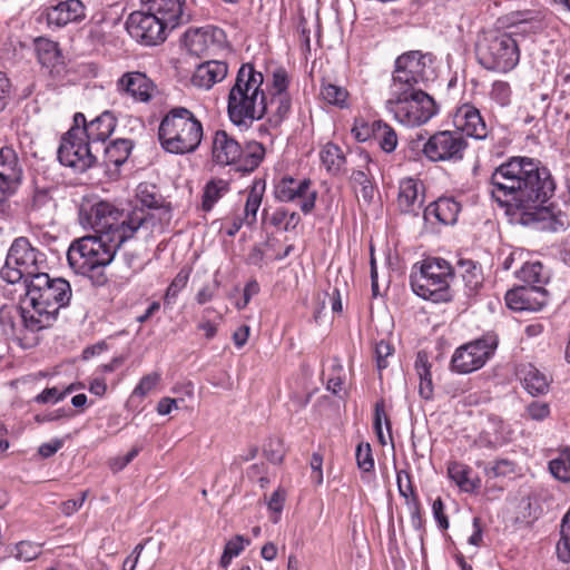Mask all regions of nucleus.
Here are the masks:
<instances>
[{"instance_id": "a19ab883", "label": "nucleus", "mask_w": 570, "mask_h": 570, "mask_svg": "<svg viewBox=\"0 0 570 570\" xmlns=\"http://www.w3.org/2000/svg\"><path fill=\"white\" fill-rule=\"evenodd\" d=\"M522 383L524 389L533 396L544 394L549 387L546 375L532 365H528L523 370Z\"/></svg>"}, {"instance_id": "49530a36", "label": "nucleus", "mask_w": 570, "mask_h": 570, "mask_svg": "<svg viewBox=\"0 0 570 570\" xmlns=\"http://www.w3.org/2000/svg\"><path fill=\"white\" fill-rule=\"evenodd\" d=\"M560 534V540L557 543V556L562 562H570V518L562 519Z\"/></svg>"}, {"instance_id": "dca6fc26", "label": "nucleus", "mask_w": 570, "mask_h": 570, "mask_svg": "<svg viewBox=\"0 0 570 570\" xmlns=\"http://www.w3.org/2000/svg\"><path fill=\"white\" fill-rule=\"evenodd\" d=\"M81 131L76 129L67 131L58 148V159L65 167L71 168L75 173L82 174L98 164L97 154L100 148L95 147L85 138H79Z\"/></svg>"}, {"instance_id": "3c124183", "label": "nucleus", "mask_w": 570, "mask_h": 570, "mask_svg": "<svg viewBox=\"0 0 570 570\" xmlns=\"http://www.w3.org/2000/svg\"><path fill=\"white\" fill-rule=\"evenodd\" d=\"M356 463L363 472H371L374 469V460L368 443H360L356 448Z\"/></svg>"}, {"instance_id": "c756f323", "label": "nucleus", "mask_w": 570, "mask_h": 570, "mask_svg": "<svg viewBox=\"0 0 570 570\" xmlns=\"http://www.w3.org/2000/svg\"><path fill=\"white\" fill-rule=\"evenodd\" d=\"M263 105L266 106L267 122L271 127H278L289 115L292 98L289 94L269 95L264 94Z\"/></svg>"}, {"instance_id": "680f3d73", "label": "nucleus", "mask_w": 570, "mask_h": 570, "mask_svg": "<svg viewBox=\"0 0 570 570\" xmlns=\"http://www.w3.org/2000/svg\"><path fill=\"white\" fill-rule=\"evenodd\" d=\"M392 346L384 341H381L375 346L376 365L380 371L387 367L386 358L392 354Z\"/></svg>"}, {"instance_id": "b1692460", "label": "nucleus", "mask_w": 570, "mask_h": 570, "mask_svg": "<svg viewBox=\"0 0 570 570\" xmlns=\"http://www.w3.org/2000/svg\"><path fill=\"white\" fill-rule=\"evenodd\" d=\"M228 73V66L222 60H207L199 63L190 78L194 87L208 90L223 81Z\"/></svg>"}, {"instance_id": "c85d7f7f", "label": "nucleus", "mask_w": 570, "mask_h": 570, "mask_svg": "<svg viewBox=\"0 0 570 570\" xmlns=\"http://www.w3.org/2000/svg\"><path fill=\"white\" fill-rule=\"evenodd\" d=\"M117 119L110 111H104L88 124L85 139L95 147H102L104 142L114 132Z\"/></svg>"}, {"instance_id": "bb28decb", "label": "nucleus", "mask_w": 570, "mask_h": 570, "mask_svg": "<svg viewBox=\"0 0 570 570\" xmlns=\"http://www.w3.org/2000/svg\"><path fill=\"white\" fill-rule=\"evenodd\" d=\"M85 18V7L80 0H66L48 9L47 20L49 24L63 27L69 22Z\"/></svg>"}, {"instance_id": "4d7b16f0", "label": "nucleus", "mask_w": 570, "mask_h": 570, "mask_svg": "<svg viewBox=\"0 0 570 570\" xmlns=\"http://www.w3.org/2000/svg\"><path fill=\"white\" fill-rule=\"evenodd\" d=\"M160 381V375L158 373H151L141 377L137 386L135 387L132 394L138 396L147 395Z\"/></svg>"}, {"instance_id": "7c9ffc66", "label": "nucleus", "mask_w": 570, "mask_h": 570, "mask_svg": "<svg viewBox=\"0 0 570 570\" xmlns=\"http://www.w3.org/2000/svg\"><path fill=\"white\" fill-rule=\"evenodd\" d=\"M448 476L460 488L461 491L473 493L480 488V479L469 465L452 461L448 464Z\"/></svg>"}, {"instance_id": "ddd939ff", "label": "nucleus", "mask_w": 570, "mask_h": 570, "mask_svg": "<svg viewBox=\"0 0 570 570\" xmlns=\"http://www.w3.org/2000/svg\"><path fill=\"white\" fill-rule=\"evenodd\" d=\"M0 327L7 338L28 345L29 336L48 325L29 305L4 304L0 307Z\"/></svg>"}, {"instance_id": "4be33fe9", "label": "nucleus", "mask_w": 570, "mask_h": 570, "mask_svg": "<svg viewBox=\"0 0 570 570\" xmlns=\"http://www.w3.org/2000/svg\"><path fill=\"white\" fill-rule=\"evenodd\" d=\"M505 303L510 309L540 311L548 304V292L542 286H517L505 294Z\"/></svg>"}, {"instance_id": "a878e982", "label": "nucleus", "mask_w": 570, "mask_h": 570, "mask_svg": "<svg viewBox=\"0 0 570 570\" xmlns=\"http://www.w3.org/2000/svg\"><path fill=\"white\" fill-rule=\"evenodd\" d=\"M461 205L453 197H440L424 209V220L435 219L443 225H454L458 220Z\"/></svg>"}, {"instance_id": "bf43d9fd", "label": "nucleus", "mask_w": 570, "mask_h": 570, "mask_svg": "<svg viewBox=\"0 0 570 570\" xmlns=\"http://www.w3.org/2000/svg\"><path fill=\"white\" fill-rule=\"evenodd\" d=\"M219 285L217 279H214L213 283L205 284L195 296L197 304L205 305L210 302L216 296Z\"/></svg>"}, {"instance_id": "6e6552de", "label": "nucleus", "mask_w": 570, "mask_h": 570, "mask_svg": "<svg viewBox=\"0 0 570 570\" xmlns=\"http://www.w3.org/2000/svg\"><path fill=\"white\" fill-rule=\"evenodd\" d=\"M46 265V254L35 247L28 237L20 236L13 239L9 247L4 265L0 269V277L8 284H17L35 278L41 274Z\"/></svg>"}, {"instance_id": "37998d69", "label": "nucleus", "mask_w": 570, "mask_h": 570, "mask_svg": "<svg viewBox=\"0 0 570 570\" xmlns=\"http://www.w3.org/2000/svg\"><path fill=\"white\" fill-rule=\"evenodd\" d=\"M320 95L328 105L341 109L347 107L348 92L344 87L331 82H322Z\"/></svg>"}, {"instance_id": "1a4fd4ad", "label": "nucleus", "mask_w": 570, "mask_h": 570, "mask_svg": "<svg viewBox=\"0 0 570 570\" xmlns=\"http://www.w3.org/2000/svg\"><path fill=\"white\" fill-rule=\"evenodd\" d=\"M120 247L99 237L83 236L70 244L67 261L75 273L89 276L95 269L109 265Z\"/></svg>"}, {"instance_id": "c03bdc74", "label": "nucleus", "mask_w": 570, "mask_h": 570, "mask_svg": "<svg viewBox=\"0 0 570 570\" xmlns=\"http://www.w3.org/2000/svg\"><path fill=\"white\" fill-rule=\"evenodd\" d=\"M35 47L41 65L53 66L58 61L60 52L57 42L47 38H38L35 41Z\"/></svg>"}, {"instance_id": "58836bf2", "label": "nucleus", "mask_w": 570, "mask_h": 570, "mask_svg": "<svg viewBox=\"0 0 570 570\" xmlns=\"http://www.w3.org/2000/svg\"><path fill=\"white\" fill-rule=\"evenodd\" d=\"M380 149L386 154L393 153L397 147V134L383 120H376L375 132L373 139Z\"/></svg>"}, {"instance_id": "2eb2a0df", "label": "nucleus", "mask_w": 570, "mask_h": 570, "mask_svg": "<svg viewBox=\"0 0 570 570\" xmlns=\"http://www.w3.org/2000/svg\"><path fill=\"white\" fill-rule=\"evenodd\" d=\"M498 336L487 333L458 347L451 358V368L460 374L472 373L485 365L498 347Z\"/></svg>"}, {"instance_id": "393cba45", "label": "nucleus", "mask_w": 570, "mask_h": 570, "mask_svg": "<svg viewBox=\"0 0 570 570\" xmlns=\"http://www.w3.org/2000/svg\"><path fill=\"white\" fill-rule=\"evenodd\" d=\"M141 3L146 10L166 22L170 30L183 22L185 0H141Z\"/></svg>"}, {"instance_id": "39448f33", "label": "nucleus", "mask_w": 570, "mask_h": 570, "mask_svg": "<svg viewBox=\"0 0 570 570\" xmlns=\"http://www.w3.org/2000/svg\"><path fill=\"white\" fill-rule=\"evenodd\" d=\"M80 223L96 232L99 237L109 243L122 245L135 235V228L128 220V212L119 210L108 202L81 205Z\"/></svg>"}, {"instance_id": "8fccbe9b", "label": "nucleus", "mask_w": 570, "mask_h": 570, "mask_svg": "<svg viewBox=\"0 0 570 570\" xmlns=\"http://www.w3.org/2000/svg\"><path fill=\"white\" fill-rule=\"evenodd\" d=\"M490 97L497 104L502 107H505L511 101V87L507 81H494L492 83Z\"/></svg>"}, {"instance_id": "f704fd0d", "label": "nucleus", "mask_w": 570, "mask_h": 570, "mask_svg": "<svg viewBox=\"0 0 570 570\" xmlns=\"http://www.w3.org/2000/svg\"><path fill=\"white\" fill-rule=\"evenodd\" d=\"M320 158L326 171L332 176L340 175L346 164V157L343 150L333 142H327L321 149Z\"/></svg>"}, {"instance_id": "5fc2aeb1", "label": "nucleus", "mask_w": 570, "mask_h": 570, "mask_svg": "<svg viewBox=\"0 0 570 570\" xmlns=\"http://www.w3.org/2000/svg\"><path fill=\"white\" fill-rule=\"evenodd\" d=\"M384 419L387 431L391 432V422L389 417L385 414L384 411V402L380 401L375 404V411H374V420H373V428L375 433L377 434V438L382 444H385V439L382 431V420Z\"/></svg>"}, {"instance_id": "7ed1b4c3", "label": "nucleus", "mask_w": 570, "mask_h": 570, "mask_svg": "<svg viewBox=\"0 0 570 570\" xmlns=\"http://www.w3.org/2000/svg\"><path fill=\"white\" fill-rule=\"evenodd\" d=\"M161 147L171 154L194 153L203 139V125L185 107L171 108L161 119L158 128Z\"/></svg>"}, {"instance_id": "5701e85b", "label": "nucleus", "mask_w": 570, "mask_h": 570, "mask_svg": "<svg viewBox=\"0 0 570 570\" xmlns=\"http://www.w3.org/2000/svg\"><path fill=\"white\" fill-rule=\"evenodd\" d=\"M453 124L456 128L455 131L476 140L485 139L489 132L480 110L470 104H464L456 109Z\"/></svg>"}, {"instance_id": "603ef678", "label": "nucleus", "mask_w": 570, "mask_h": 570, "mask_svg": "<svg viewBox=\"0 0 570 570\" xmlns=\"http://www.w3.org/2000/svg\"><path fill=\"white\" fill-rule=\"evenodd\" d=\"M396 483L400 495L403 497L406 501L413 499V497L419 498L412 484L411 475L405 470L397 471Z\"/></svg>"}, {"instance_id": "69168bd1", "label": "nucleus", "mask_w": 570, "mask_h": 570, "mask_svg": "<svg viewBox=\"0 0 570 570\" xmlns=\"http://www.w3.org/2000/svg\"><path fill=\"white\" fill-rule=\"evenodd\" d=\"M432 512L439 528L441 530H446L449 528V519L444 513V503L440 497L433 501Z\"/></svg>"}, {"instance_id": "e433bc0d", "label": "nucleus", "mask_w": 570, "mask_h": 570, "mask_svg": "<svg viewBox=\"0 0 570 570\" xmlns=\"http://www.w3.org/2000/svg\"><path fill=\"white\" fill-rule=\"evenodd\" d=\"M415 370L420 379L419 393L425 399L430 400L433 396V384L431 375V364L426 353L419 352L415 360Z\"/></svg>"}, {"instance_id": "13d9d810", "label": "nucleus", "mask_w": 570, "mask_h": 570, "mask_svg": "<svg viewBox=\"0 0 570 570\" xmlns=\"http://www.w3.org/2000/svg\"><path fill=\"white\" fill-rule=\"evenodd\" d=\"M406 505L411 514V524L416 531L423 530L424 520L421 513V504L419 498H414L406 501Z\"/></svg>"}, {"instance_id": "e2e57ef3", "label": "nucleus", "mask_w": 570, "mask_h": 570, "mask_svg": "<svg viewBox=\"0 0 570 570\" xmlns=\"http://www.w3.org/2000/svg\"><path fill=\"white\" fill-rule=\"evenodd\" d=\"M514 471V463L507 459H500L494 462V464L487 470L489 474L492 476H503L512 473Z\"/></svg>"}, {"instance_id": "f3484780", "label": "nucleus", "mask_w": 570, "mask_h": 570, "mask_svg": "<svg viewBox=\"0 0 570 570\" xmlns=\"http://www.w3.org/2000/svg\"><path fill=\"white\" fill-rule=\"evenodd\" d=\"M126 29L132 38L147 46L161 43L167 38V30H170L166 22L144 7L129 14Z\"/></svg>"}, {"instance_id": "4468645a", "label": "nucleus", "mask_w": 570, "mask_h": 570, "mask_svg": "<svg viewBox=\"0 0 570 570\" xmlns=\"http://www.w3.org/2000/svg\"><path fill=\"white\" fill-rule=\"evenodd\" d=\"M432 52L410 50L400 55L394 61L391 92L402 95L404 88L420 87L428 80L426 71L434 62Z\"/></svg>"}, {"instance_id": "a211bd4d", "label": "nucleus", "mask_w": 570, "mask_h": 570, "mask_svg": "<svg viewBox=\"0 0 570 570\" xmlns=\"http://www.w3.org/2000/svg\"><path fill=\"white\" fill-rule=\"evenodd\" d=\"M468 147L459 131L443 130L432 135L423 145V154L431 161L461 160Z\"/></svg>"}, {"instance_id": "aec40b11", "label": "nucleus", "mask_w": 570, "mask_h": 570, "mask_svg": "<svg viewBox=\"0 0 570 570\" xmlns=\"http://www.w3.org/2000/svg\"><path fill=\"white\" fill-rule=\"evenodd\" d=\"M116 89L122 97L135 102L148 104L158 92L157 85L142 71H127L116 81Z\"/></svg>"}, {"instance_id": "72a5a7b5", "label": "nucleus", "mask_w": 570, "mask_h": 570, "mask_svg": "<svg viewBox=\"0 0 570 570\" xmlns=\"http://www.w3.org/2000/svg\"><path fill=\"white\" fill-rule=\"evenodd\" d=\"M265 187L266 184L263 179H255L249 187L243 214V220L248 226H253L257 220V212L262 205Z\"/></svg>"}, {"instance_id": "473e14b6", "label": "nucleus", "mask_w": 570, "mask_h": 570, "mask_svg": "<svg viewBox=\"0 0 570 570\" xmlns=\"http://www.w3.org/2000/svg\"><path fill=\"white\" fill-rule=\"evenodd\" d=\"M134 144L130 139L120 138L111 141L107 146L100 147L102 158L106 166L114 165L116 167L122 165L129 157Z\"/></svg>"}, {"instance_id": "0eeeda50", "label": "nucleus", "mask_w": 570, "mask_h": 570, "mask_svg": "<svg viewBox=\"0 0 570 570\" xmlns=\"http://www.w3.org/2000/svg\"><path fill=\"white\" fill-rule=\"evenodd\" d=\"M413 266L410 284L413 292L434 303L450 302L453 297L450 279L454 277L451 265L440 257H428L421 262L417 271Z\"/></svg>"}, {"instance_id": "f257e3e1", "label": "nucleus", "mask_w": 570, "mask_h": 570, "mask_svg": "<svg viewBox=\"0 0 570 570\" xmlns=\"http://www.w3.org/2000/svg\"><path fill=\"white\" fill-rule=\"evenodd\" d=\"M490 194L501 206L521 213L523 224L551 217L546 206L556 190L550 170L539 159L514 156L498 166L490 177Z\"/></svg>"}, {"instance_id": "f8f14e48", "label": "nucleus", "mask_w": 570, "mask_h": 570, "mask_svg": "<svg viewBox=\"0 0 570 570\" xmlns=\"http://www.w3.org/2000/svg\"><path fill=\"white\" fill-rule=\"evenodd\" d=\"M386 107L400 124L409 127L421 126L438 112L434 99L421 87L404 88L402 95L391 92Z\"/></svg>"}, {"instance_id": "2f4dec72", "label": "nucleus", "mask_w": 570, "mask_h": 570, "mask_svg": "<svg viewBox=\"0 0 570 570\" xmlns=\"http://www.w3.org/2000/svg\"><path fill=\"white\" fill-rule=\"evenodd\" d=\"M364 159L366 167L364 169H353L350 176V183L352 188L355 190L360 187L362 199L364 203L371 204L374 198L376 185L373 174L368 167V164L372 161L370 155L365 154Z\"/></svg>"}, {"instance_id": "20e7f679", "label": "nucleus", "mask_w": 570, "mask_h": 570, "mask_svg": "<svg viewBox=\"0 0 570 570\" xmlns=\"http://www.w3.org/2000/svg\"><path fill=\"white\" fill-rule=\"evenodd\" d=\"M29 306L50 327L60 308L66 307L72 296L71 286L61 277H50L47 273L36 275L24 284Z\"/></svg>"}, {"instance_id": "cd10ccee", "label": "nucleus", "mask_w": 570, "mask_h": 570, "mask_svg": "<svg viewBox=\"0 0 570 570\" xmlns=\"http://www.w3.org/2000/svg\"><path fill=\"white\" fill-rule=\"evenodd\" d=\"M217 33L223 35V30L217 28L189 29L184 35L185 47L190 55L200 57L214 45Z\"/></svg>"}, {"instance_id": "9d476101", "label": "nucleus", "mask_w": 570, "mask_h": 570, "mask_svg": "<svg viewBox=\"0 0 570 570\" xmlns=\"http://www.w3.org/2000/svg\"><path fill=\"white\" fill-rule=\"evenodd\" d=\"M213 160L223 166L236 165L237 170L250 173L264 159L265 148L258 141H247L243 147L225 130H217L212 144Z\"/></svg>"}, {"instance_id": "6ab92c4d", "label": "nucleus", "mask_w": 570, "mask_h": 570, "mask_svg": "<svg viewBox=\"0 0 570 570\" xmlns=\"http://www.w3.org/2000/svg\"><path fill=\"white\" fill-rule=\"evenodd\" d=\"M312 181L308 178L297 180L291 176L282 177L274 188L275 198L283 203L301 199L299 208L307 215L315 207L317 191L311 190Z\"/></svg>"}, {"instance_id": "864d4df0", "label": "nucleus", "mask_w": 570, "mask_h": 570, "mask_svg": "<svg viewBox=\"0 0 570 570\" xmlns=\"http://www.w3.org/2000/svg\"><path fill=\"white\" fill-rule=\"evenodd\" d=\"M376 120L372 122H366L363 119L355 120L354 126L352 128V132L355 139L360 142H365L373 139V134L375 132Z\"/></svg>"}, {"instance_id": "09e8293b", "label": "nucleus", "mask_w": 570, "mask_h": 570, "mask_svg": "<svg viewBox=\"0 0 570 570\" xmlns=\"http://www.w3.org/2000/svg\"><path fill=\"white\" fill-rule=\"evenodd\" d=\"M14 557L16 559L28 562L32 561L41 553V546L36 544L30 541H21L14 547Z\"/></svg>"}, {"instance_id": "a18cd8bd", "label": "nucleus", "mask_w": 570, "mask_h": 570, "mask_svg": "<svg viewBox=\"0 0 570 570\" xmlns=\"http://www.w3.org/2000/svg\"><path fill=\"white\" fill-rule=\"evenodd\" d=\"M189 274L180 271L171 281L164 295V304L170 306L175 303L178 294L186 287Z\"/></svg>"}, {"instance_id": "0e129e2a", "label": "nucleus", "mask_w": 570, "mask_h": 570, "mask_svg": "<svg viewBox=\"0 0 570 570\" xmlns=\"http://www.w3.org/2000/svg\"><path fill=\"white\" fill-rule=\"evenodd\" d=\"M63 400V394H60L58 387H47L35 397V402L39 404L58 403Z\"/></svg>"}, {"instance_id": "9b49d317", "label": "nucleus", "mask_w": 570, "mask_h": 570, "mask_svg": "<svg viewBox=\"0 0 570 570\" xmlns=\"http://www.w3.org/2000/svg\"><path fill=\"white\" fill-rule=\"evenodd\" d=\"M475 55L482 68L505 73L518 66L520 48L511 33L488 35L478 41Z\"/></svg>"}, {"instance_id": "79ce46f5", "label": "nucleus", "mask_w": 570, "mask_h": 570, "mask_svg": "<svg viewBox=\"0 0 570 570\" xmlns=\"http://www.w3.org/2000/svg\"><path fill=\"white\" fill-rule=\"evenodd\" d=\"M229 190V183L224 179H213L204 188L202 208L210 212L214 205Z\"/></svg>"}, {"instance_id": "052dcab7", "label": "nucleus", "mask_w": 570, "mask_h": 570, "mask_svg": "<svg viewBox=\"0 0 570 570\" xmlns=\"http://www.w3.org/2000/svg\"><path fill=\"white\" fill-rule=\"evenodd\" d=\"M527 413L534 421H543L549 416L550 407L546 402L533 401L527 406Z\"/></svg>"}, {"instance_id": "de8ad7c7", "label": "nucleus", "mask_w": 570, "mask_h": 570, "mask_svg": "<svg viewBox=\"0 0 570 570\" xmlns=\"http://www.w3.org/2000/svg\"><path fill=\"white\" fill-rule=\"evenodd\" d=\"M549 470L551 474L562 481H570V458L569 456H559L549 462Z\"/></svg>"}, {"instance_id": "c9c22d12", "label": "nucleus", "mask_w": 570, "mask_h": 570, "mask_svg": "<svg viewBox=\"0 0 570 570\" xmlns=\"http://www.w3.org/2000/svg\"><path fill=\"white\" fill-rule=\"evenodd\" d=\"M514 275L525 284L524 286H542L548 281V275L540 262H522L521 267L514 272Z\"/></svg>"}, {"instance_id": "338daca9", "label": "nucleus", "mask_w": 570, "mask_h": 570, "mask_svg": "<svg viewBox=\"0 0 570 570\" xmlns=\"http://www.w3.org/2000/svg\"><path fill=\"white\" fill-rule=\"evenodd\" d=\"M140 446H134L126 455L116 458L111 461L110 468L114 472L125 469L140 452Z\"/></svg>"}, {"instance_id": "412c9836", "label": "nucleus", "mask_w": 570, "mask_h": 570, "mask_svg": "<svg viewBox=\"0 0 570 570\" xmlns=\"http://www.w3.org/2000/svg\"><path fill=\"white\" fill-rule=\"evenodd\" d=\"M23 169L18 155L12 147L0 149V204L4 196L12 195L21 185Z\"/></svg>"}, {"instance_id": "6e6d98bb", "label": "nucleus", "mask_w": 570, "mask_h": 570, "mask_svg": "<svg viewBox=\"0 0 570 570\" xmlns=\"http://www.w3.org/2000/svg\"><path fill=\"white\" fill-rule=\"evenodd\" d=\"M289 79L284 68H277L273 71L272 88L273 95L288 94Z\"/></svg>"}, {"instance_id": "423d86ee", "label": "nucleus", "mask_w": 570, "mask_h": 570, "mask_svg": "<svg viewBox=\"0 0 570 570\" xmlns=\"http://www.w3.org/2000/svg\"><path fill=\"white\" fill-rule=\"evenodd\" d=\"M136 198L140 206L128 212V220L138 230L146 234L161 233L173 218V207L167 203L154 184L140 183L137 186Z\"/></svg>"}, {"instance_id": "774afa93", "label": "nucleus", "mask_w": 570, "mask_h": 570, "mask_svg": "<svg viewBox=\"0 0 570 570\" xmlns=\"http://www.w3.org/2000/svg\"><path fill=\"white\" fill-rule=\"evenodd\" d=\"M245 544H249V540L245 539L240 534H237L226 543L224 550L229 552L230 556L237 557L244 550Z\"/></svg>"}, {"instance_id": "4c0bfd02", "label": "nucleus", "mask_w": 570, "mask_h": 570, "mask_svg": "<svg viewBox=\"0 0 570 570\" xmlns=\"http://www.w3.org/2000/svg\"><path fill=\"white\" fill-rule=\"evenodd\" d=\"M419 200V183L407 178L401 181L397 196V205L402 213H411Z\"/></svg>"}, {"instance_id": "f03ea898", "label": "nucleus", "mask_w": 570, "mask_h": 570, "mask_svg": "<svg viewBox=\"0 0 570 570\" xmlns=\"http://www.w3.org/2000/svg\"><path fill=\"white\" fill-rule=\"evenodd\" d=\"M263 73L256 71L253 65L244 63L238 69L227 101L228 116L234 125L253 124V121L259 120L265 116L266 106L263 105Z\"/></svg>"}, {"instance_id": "ea45409f", "label": "nucleus", "mask_w": 570, "mask_h": 570, "mask_svg": "<svg viewBox=\"0 0 570 570\" xmlns=\"http://www.w3.org/2000/svg\"><path fill=\"white\" fill-rule=\"evenodd\" d=\"M459 271L468 289L466 295L474 294L482 285L483 281L480 266H478L473 261L461 259L459 262Z\"/></svg>"}]
</instances>
